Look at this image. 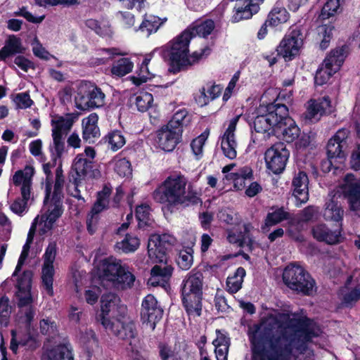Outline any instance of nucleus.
<instances>
[{
	"label": "nucleus",
	"mask_w": 360,
	"mask_h": 360,
	"mask_svg": "<svg viewBox=\"0 0 360 360\" xmlns=\"http://www.w3.org/2000/svg\"><path fill=\"white\" fill-rule=\"evenodd\" d=\"M41 360H73V357L66 345H60L47 351Z\"/></svg>",
	"instance_id": "7c9ffc66"
},
{
	"label": "nucleus",
	"mask_w": 360,
	"mask_h": 360,
	"mask_svg": "<svg viewBox=\"0 0 360 360\" xmlns=\"http://www.w3.org/2000/svg\"><path fill=\"white\" fill-rule=\"evenodd\" d=\"M141 307V317L143 323L154 330L156 323L162 316L163 310L158 305L156 298L152 295H148L144 298Z\"/></svg>",
	"instance_id": "ddd939ff"
},
{
	"label": "nucleus",
	"mask_w": 360,
	"mask_h": 360,
	"mask_svg": "<svg viewBox=\"0 0 360 360\" xmlns=\"http://www.w3.org/2000/svg\"><path fill=\"white\" fill-rule=\"evenodd\" d=\"M281 125L278 126V133H276L277 135H282L283 139L288 142H292L300 135V129L295 124V122L288 117V114L281 120Z\"/></svg>",
	"instance_id": "b1692460"
},
{
	"label": "nucleus",
	"mask_w": 360,
	"mask_h": 360,
	"mask_svg": "<svg viewBox=\"0 0 360 360\" xmlns=\"http://www.w3.org/2000/svg\"><path fill=\"white\" fill-rule=\"evenodd\" d=\"M172 267L165 262L160 265H155L151 269L150 275H157L166 283L172 276Z\"/></svg>",
	"instance_id": "8fccbe9b"
},
{
	"label": "nucleus",
	"mask_w": 360,
	"mask_h": 360,
	"mask_svg": "<svg viewBox=\"0 0 360 360\" xmlns=\"http://www.w3.org/2000/svg\"><path fill=\"white\" fill-rule=\"evenodd\" d=\"M40 330L44 335H51L56 331V325L49 319H44L40 321Z\"/></svg>",
	"instance_id": "13d9d810"
},
{
	"label": "nucleus",
	"mask_w": 360,
	"mask_h": 360,
	"mask_svg": "<svg viewBox=\"0 0 360 360\" xmlns=\"http://www.w3.org/2000/svg\"><path fill=\"white\" fill-rule=\"evenodd\" d=\"M120 53L117 51L115 49H102L100 51L99 55L101 58H96V61L94 63L96 65L104 64L107 60L110 58L115 55H120Z\"/></svg>",
	"instance_id": "052dcab7"
},
{
	"label": "nucleus",
	"mask_w": 360,
	"mask_h": 360,
	"mask_svg": "<svg viewBox=\"0 0 360 360\" xmlns=\"http://www.w3.org/2000/svg\"><path fill=\"white\" fill-rule=\"evenodd\" d=\"M352 169L358 171L360 169V144L352 151L350 160Z\"/></svg>",
	"instance_id": "774afa93"
},
{
	"label": "nucleus",
	"mask_w": 360,
	"mask_h": 360,
	"mask_svg": "<svg viewBox=\"0 0 360 360\" xmlns=\"http://www.w3.org/2000/svg\"><path fill=\"white\" fill-rule=\"evenodd\" d=\"M334 109L328 96H323L317 100L311 99L308 102L307 111L304 114L305 121L309 123L316 122L323 115L330 114Z\"/></svg>",
	"instance_id": "4468645a"
},
{
	"label": "nucleus",
	"mask_w": 360,
	"mask_h": 360,
	"mask_svg": "<svg viewBox=\"0 0 360 360\" xmlns=\"http://www.w3.org/2000/svg\"><path fill=\"white\" fill-rule=\"evenodd\" d=\"M193 37L194 34L190 30H186L172 41L169 54L172 72H179L193 65L201 57L202 53L198 54L196 52L188 56V45Z\"/></svg>",
	"instance_id": "20e7f679"
},
{
	"label": "nucleus",
	"mask_w": 360,
	"mask_h": 360,
	"mask_svg": "<svg viewBox=\"0 0 360 360\" xmlns=\"http://www.w3.org/2000/svg\"><path fill=\"white\" fill-rule=\"evenodd\" d=\"M333 27L330 25H322L317 27V32L321 39L320 48L323 50L327 49L329 46L330 39L333 35Z\"/></svg>",
	"instance_id": "a19ab883"
},
{
	"label": "nucleus",
	"mask_w": 360,
	"mask_h": 360,
	"mask_svg": "<svg viewBox=\"0 0 360 360\" xmlns=\"http://www.w3.org/2000/svg\"><path fill=\"white\" fill-rule=\"evenodd\" d=\"M287 115L288 108L285 105L269 103L266 106V113L255 117L254 120L255 130L262 134L272 130L276 134V133H278V126L281 125V120Z\"/></svg>",
	"instance_id": "0eeeda50"
},
{
	"label": "nucleus",
	"mask_w": 360,
	"mask_h": 360,
	"mask_svg": "<svg viewBox=\"0 0 360 360\" xmlns=\"http://www.w3.org/2000/svg\"><path fill=\"white\" fill-rule=\"evenodd\" d=\"M153 197L156 202L165 205L168 209L200 202L197 192L193 190L192 185H188L187 179L181 174L168 176L154 191Z\"/></svg>",
	"instance_id": "f03ea898"
},
{
	"label": "nucleus",
	"mask_w": 360,
	"mask_h": 360,
	"mask_svg": "<svg viewBox=\"0 0 360 360\" xmlns=\"http://www.w3.org/2000/svg\"><path fill=\"white\" fill-rule=\"evenodd\" d=\"M192 252L191 248L179 251L176 262L181 269L188 270L191 267L193 262Z\"/></svg>",
	"instance_id": "a18cd8bd"
},
{
	"label": "nucleus",
	"mask_w": 360,
	"mask_h": 360,
	"mask_svg": "<svg viewBox=\"0 0 360 360\" xmlns=\"http://www.w3.org/2000/svg\"><path fill=\"white\" fill-rule=\"evenodd\" d=\"M108 143L112 150H117L125 143V139L120 131H114L108 135Z\"/></svg>",
	"instance_id": "3c124183"
},
{
	"label": "nucleus",
	"mask_w": 360,
	"mask_h": 360,
	"mask_svg": "<svg viewBox=\"0 0 360 360\" xmlns=\"http://www.w3.org/2000/svg\"><path fill=\"white\" fill-rule=\"evenodd\" d=\"M22 51L20 40L14 36L10 37L5 46L0 50V58L5 59L11 55L22 53Z\"/></svg>",
	"instance_id": "473e14b6"
},
{
	"label": "nucleus",
	"mask_w": 360,
	"mask_h": 360,
	"mask_svg": "<svg viewBox=\"0 0 360 360\" xmlns=\"http://www.w3.org/2000/svg\"><path fill=\"white\" fill-rule=\"evenodd\" d=\"M57 254V245L55 241L50 242L44 255V264L41 270L42 285L47 294L53 295V283L55 274L53 262Z\"/></svg>",
	"instance_id": "9b49d317"
},
{
	"label": "nucleus",
	"mask_w": 360,
	"mask_h": 360,
	"mask_svg": "<svg viewBox=\"0 0 360 360\" xmlns=\"http://www.w3.org/2000/svg\"><path fill=\"white\" fill-rule=\"evenodd\" d=\"M183 304L187 313L190 315L200 316L202 309V294H182Z\"/></svg>",
	"instance_id": "c85d7f7f"
},
{
	"label": "nucleus",
	"mask_w": 360,
	"mask_h": 360,
	"mask_svg": "<svg viewBox=\"0 0 360 360\" xmlns=\"http://www.w3.org/2000/svg\"><path fill=\"white\" fill-rule=\"evenodd\" d=\"M340 0H328L322 8L319 18L326 20L337 13L340 8Z\"/></svg>",
	"instance_id": "79ce46f5"
},
{
	"label": "nucleus",
	"mask_w": 360,
	"mask_h": 360,
	"mask_svg": "<svg viewBox=\"0 0 360 360\" xmlns=\"http://www.w3.org/2000/svg\"><path fill=\"white\" fill-rule=\"evenodd\" d=\"M318 212V207L313 205L308 206L301 212L300 219L302 221H309L314 219V217L317 214Z\"/></svg>",
	"instance_id": "69168bd1"
},
{
	"label": "nucleus",
	"mask_w": 360,
	"mask_h": 360,
	"mask_svg": "<svg viewBox=\"0 0 360 360\" xmlns=\"http://www.w3.org/2000/svg\"><path fill=\"white\" fill-rule=\"evenodd\" d=\"M181 137V133L178 128L175 130L167 125L157 131V142L165 151H172L179 143Z\"/></svg>",
	"instance_id": "dca6fc26"
},
{
	"label": "nucleus",
	"mask_w": 360,
	"mask_h": 360,
	"mask_svg": "<svg viewBox=\"0 0 360 360\" xmlns=\"http://www.w3.org/2000/svg\"><path fill=\"white\" fill-rule=\"evenodd\" d=\"M139 239L134 235L127 234L123 240L115 244V248L124 253L134 252L139 246Z\"/></svg>",
	"instance_id": "e433bc0d"
},
{
	"label": "nucleus",
	"mask_w": 360,
	"mask_h": 360,
	"mask_svg": "<svg viewBox=\"0 0 360 360\" xmlns=\"http://www.w3.org/2000/svg\"><path fill=\"white\" fill-rule=\"evenodd\" d=\"M341 229H330L325 224H318L312 229L314 238L319 241L326 242L328 244H335L340 242L342 232Z\"/></svg>",
	"instance_id": "a211bd4d"
},
{
	"label": "nucleus",
	"mask_w": 360,
	"mask_h": 360,
	"mask_svg": "<svg viewBox=\"0 0 360 360\" xmlns=\"http://www.w3.org/2000/svg\"><path fill=\"white\" fill-rule=\"evenodd\" d=\"M237 143L235 138H223L221 139V147L226 157L229 159H234L236 157Z\"/></svg>",
	"instance_id": "37998d69"
},
{
	"label": "nucleus",
	"mask_w": 360,
	"mask_h": 360,
	"mask_svg": "<svg viewBox=\"0 0 360 360\" xmlns=\"http://www.w3.org/2000/svg\"><path fill=\"white\" fill-rule=\"evenodd\" d=\"M93 167L94 161L85 158L84 154H79L75 158L74 169L79 177L82 179L94 177L95 175Z\"/></svg>",
	"instance_id": "bb28decb"
},
{
	"label": "nucleus",
	"mask_w": 360,
	"mask_h": 360,
	"mask_svg": "<svg viewBox=\"0 0 360 360\" xmlns=\"http://www.w3.org/2000/svg\"><path fill=\"white\" fill-rule=\"evenodd\" d=\"M290 218V214L286 212L283 207H278L273 212H269L265 219L264 226H262V229L264 231L266 228L272 226L279 224L283 220Z\"/></svg>",
	"instance_id": "72a5a7b5"
},
{
	"label": "nucleus",
	"mask_w": 360,
	"mask_h": 360,
	"mask_svg": "<svg viewBox=\"0 0 360 360\" xmlns=\"http://www.w3.org/2000/svg\"><path fill=\"white\" fill-rule=\"evenodd\" d=\"M235 6L236 13L233 16L235 22L250 18L253 14L257 13L259 6L252 0H238Z\"/></svg>",
	"instance_id": "5701e85b"
},
{
	"label": "nucleus",
	"mask_w": 360,
	"mask_h": 360,
	"mask_svg": "<svg viewBox=\"0 0 360 360\" xmlns=\"http://www.w3.org/2000/svg\"><path fill=\"white\" fill-rule=\"evenodd\" d=\"M101 324L109 332L125 341L134 351L139 343L137 331L133 322H121L118 319L110 320L103 316L101 319Z\"/></svg>",
	"instance_id": "1a4fd4ad"
},
{
	"label": "nucleus",
	"mask_w": 360,
	"mask_h": 360,
	"mask_svg": "<svg viewBox=\"0 0 360 360\" xmlns=\"http://www.w3.org/2000/svg\"><path fill=\"white\" fill-rule=\"evenodd\" d=\"M105 103V94L100 88L90 82L82 83L75 96L76 107L82 110L99 108Z\"/></svg>",
	"instance_id": "6e6552de"
},
{
	"label": "nucleus",
	"mask_w": 360,
	"mask_h": 360,
	"mask_svg": "<svg viewBox=\"0 0 360 360\" xmlns=\"http://www.w3.org/2000/svg\"><path fill=\"white\" fill-rule=\"evenodd\" d=\"M344 198L347 200L349 208L360 215V178L353 174H347L340 185Z\"/></svg>",
	"instance_id": "9d476101"
},
{
	"label": "nucleus",
	"mask_w": 360,
	"mask_h": 360,
	"mask_svg": "<svg viewBox=\"0 0 360 360\" xmlns=\"http://www.w3.org/2000/svg\"><path fill=\"white\" fill-rule=\"evenodd\" d=\"M231 178L236 182L242 181L244 179H250L252 177V169L250 167H245L240 169L238 172L231 173Z\"/></svg>",
	"instance_id": "0e129e2a"
},
{
	"label": "nucleus",
	"mask_w": 360,
	"mask_h": 360,
	"mask_svg": "<svg viewBox=\"0 0 360 360\" xmlns=\"http://www.w3.org/2000/svg\"><path fill=\"white\" fill-rule=\"evenodd\" d=\"M115 172L120 176H128L131 174L130 162L125 158L118 160L115 163Z\"/></svg>",
	"instance_id": "864d4df0"
},
{
	"label": "nucleus",
	"mask_w": 360,
	"mask_h": 360,
	"mask_svg": "<svg viewBox=\"0 0 360 360\" xmlns=\"http://www.w3.org/2000/svg\"><path fill=\"white\" fill-rule=\"evenodd\" d=\"M289 19V13L285 8L276 7L269 14L266 22L272 26L284 23Z\"/></svg>",
	"instance_id": "58836bf2"
},
{
	"label": "nucleus",
	"mask_w": 360,
	"mask_h": 360,
	"mask_svg": "<svg viewBox=\"0 0 360 360\" xmlns=\"http://www.w3.org/2000/svg\"><path fill=\"white\" fill-rule=\"evenodd\" d=\"M283 281L292 291L305 296H311L316 291V282L300 265L292 263L283 270Z\"/></svg>",
	"instance_id": "39448f33"
},
{
	"label": "nucleus",
	"mask_w": 360,
	"mask_h": 360,
	"mask_svg": "<svg viewBox=\"0 0 360 360\" xmlns=\"http://www.w3.org/2000/svg\"><path fill=\"white\" fill-rule=\"evenodd\" d=\"M348 53V46H342L332 50L323 61V66L336 72L342 65Z\"/></svg>",
	"instance_id": "4be33fe9"
},
{
	"label": "nucleus",
	"mask_w": 360,
	"mask_h": 360,
	"mask_svg": "<svg viewBox=\"0 0 360 360\" xmlns=\"http://www.w3.org/2000/svg\"><path fill=\"white\" fill-rule=\"evenodd\" d=\"M214 22L212 20L207 19L203 21L195 22L191 27L187 30H190L191 32L195 35H199L205 37L206 36L211 34L214 29Z\"/></svg>",
	"instance_id": "4c0bfd02"
},
{
	"label": "nucleus",
	"mask_w": 360,
	"mask_h": 360,
	"mask_svg": "<svg viewBox=\"0 0 360 360\" xmlns=\"http://www.w3.org/2000/svg\"><path fill=\"white\" fill-rule=\"evenodd\" d=\"M349 131L343 128L339 129L335 134L329 139L326 148L329 158L345 157L346 150L349 146Z\"/></svg>",
	"instance_id": "2eb2a0df"
},
{
	"label": "nucleus",
	"mask_w": 360,
	"mask_h": 360,
	"mask_svg": "<svg viewBox=\"0 0 360 360\" xmlns=\"http://www.w3.org/2000/svg\"><path fill=\"white\" fill-rule=\"evenodd\" d=\"M360 299V289H353L342 297V302L346 306L352 305Z\"/></svg>",
	"instance_id": "bf43d9fd"
},
{
	"label": "nucleus",
	"mask_w": 360,
	"mask_h": 360,
	"mask_svg": "<svg viewBox=\"0 0 360 360\" xmlns=\"http://www.w3.org/2000/svg\"><path fill=\"white\" fill-rule=\"evenodd\" d=\"M101 314L100 315V320L111 311H114L117 308L118 303L120 302V298L114 293H105L101 296Z\"/></svg>",
	"instance_id": "2f4dec72"
},
{
	"label": "nucleus",
	"mask_w": 360,
	"mask_h": 360,
	"mask_svg": "<svg viewBox=\"0 0 360 360\" xmlns=\"http://www.w3.org/2000/svg\"><path fill=\"white\" fill-rule=\"evenodd\" d=\"M245 274V269L239 267L236 269L233 276L228 277L226 287L230 293H236L242 288Z\"/></svg>",
	"instance_id": "c9c22d12"
},
{
	"label": "nucleus",
	"mask_w": 360,
	"mask_h": 360,
	"mask_svg": "<svg viewBox=\"0 0 360 360\" xmlns=\"http://www.w3.org/2000/svg\"><path fill=\"white\" fill-rule=\"evenodd\" d=\"M100 279L105 288L124 290L134 285L135 276L122 265L121 260L110 257L103 262Z\"/></svg>",
	"instance_id": "7ed1b4c3"
},
{
	"label": "nucleus",
	"mask_w": 360,
	"mask_h": 360,
	"mask_svg": "<svg viewBox=\"0 0 360 360\" xmlns=\"http://www.w3.org/2000/svg\"><path fill=\"white\" fill-rule=\"evenodd\" d=\"M54 200V204L49 207L46 213L42 214L44 218L46 217V219H49L53 224L61 216L63 212L61 202L59 200Z\"/></svg>",
	"instance_id": "09e8293b"
},
{
	"label": "nucleus",
	"mask_w": 360,
	"mask_h": 360,
	"mask_svg": "<svg viewBox=\"0 0 360 360\" xmlns=\"http://www.w3.org/2000/svg\"><path fill=\"white\" fill-rule=\"evenodd\" d=\"M64 178L58 169L56 172V176L54 184V191L53 195V200H59L61 196L62 189L64 185Z\"/></svg>",
	"instance_id": "4d7b16f0"
},
{
	"label": "nucleus",
	"mask_w": 360,
	"mask_h": 360,
	"mask_svg": "<svg viewBox=\"0 0 360 360\" xmlns=\"http://www.w3.org/2000/svg\"><path fill=\"white\" fill-rule=\"evenodd\" d=\"M11 306L7 297L0 298V323L6 326L11 314Z\"/></svg>",
	"instance_id": "49530a36"
},
{
	"label": "nucleus",
	"mask_w": 360,
	"mask_h": 360,
	"mask_svg": "<svg viewBox=\"0 0 360 360\" xmlns=\"http://www.w3.org/2000/svg\"><path fill=\"white\" fill-rule=\"evenodd\" d=\"M321 333L313 321L289 313L269 316L248 330L253 356L259 360L275 352L278 355L284 352L285 358L294 359L293 349L302 353L306 343Z\"/></svg>",
	"instance_id": "f257e3e1"
},
{
	"label": "nucleus",
	"mask_w": 360,
	"mask_h": 360,
	"mask_svg": "<svg viewBox=\"0 0 360 360\" xmlns=\"http://www.w3.org/2000/svg\"><path fill=\"white\" fill-rule=\"evenodd\" d=\"M252 229L253 226L250 224H245L243 225V232H240L239 235L230 232L227 239L231 243L237 244L239 247L247 246L250 250H252L253 240L250 232Z\"/></svg>",
	"instance_id": "a878e982"
},
{
	"label": "nucleus",
	"mask_w": 360,
	"mask_h": 360,
	"mask_svg": "<svg viewBox=\"0 0 360 360\" xmlns=\"http://www.w3.org/2000/svg\"><path fill=\"white\" fill-rule=\"evenodd\" d=\"M34 174L33 167L27 165L23 169L16 171L13 176V184L15 186H20L21 198H17L11 204L10 209L18 215H22L27 210L29 202L32 201L31 189Z\"/></svg>",
	"instance_id": "423d86ee"
},
{
	"label": "nucleus",
	"mask_w": 360,
	"mask_h": 360,
	"mask_svg": "<svg viewBox=\"0 0 360 360\" xmlns=\"http://www.w3.org/2000/svg\"><path fill=\"white\" fill-rule=\"evenodd\" d=\"M292 185V195L297 201V205L305 203L309 200V179L304 172L300 171L295 175Z\"/></svg>",
	"instance_id": "f3484780"
},
{
	"label": "nucleus",
	"mask_w": 360,
	"mask_h": 360,
	"mask_svg": "<svg viewBox=\"0 0 360 360\" xmlns=\"http://www.w3.org/2000/svg\"><path fill=\"white\" fill-rule=\"evenodd\" d=\"M298 32L293 31L288 37H285L280 44V52L285 58L290 60L292 56L297 54L302 44V39L298 38Z\"/></svg>",
	"instance_id": "412c9836"
},
{
	"label": "nucleus",
	"mask_w": 360,
	"mask_h": 360,
	"mask_svg": "<svg viewBox=\"0 0 360 360\" xmlns=\"http://www.w3.org/2000/svg\"><path fill=\"white\" fill-rule=\"evenodd\" d=\"M153 95L148 92H141L136 97V105L141 112H145L151 106Z\"/></svg>",
	"instance_id": "de8ad7c7"
},
{
	"label": "nucleus",
	"mask_w": 360,
	"mask_h": 360,
	"mask_svg": "<svg viewBox=\"0 0 360 360\" xmlns=\"http://www.w3.org/2000/svg\"><path fill=\"white\" fill-rule=\"evenodd\" d=\"M167 21V18H160L153 15H146L144 20L140 25L139 30L146 36L156 32L160 27Z\"/></svg>",
	"instance_id": "c756f323"
},
{
	"label": "nucleus",
	"mask_w": 360,
	"mask_h": 360,
	"mask_svg": "<svg viewBox=\"0 0 360 360\" xmlns=\"http://www.w3.org/2000/svg\"><path fill=\"white\" fill-rule=\"evenodd\" d=\"M133 63L129 59L122 58L119 59L112 67L111 72L112 75L123 77L131 72Z\"/></svg>",
	"instance_id": "ea45409f"
},
{
	"label": "nucleus",
	"mask_w": 360,
	"mask_h": 360,
	"mask_svg": "<svg viewBox=\"0 0 360 360\" xmlns=\"http://www.w3.org/2000/svg\"><path fill=\"white\" fill-rule=\"evenodd\" d=\"M31 289L18 290L15 293L18 299V306L22 307L30 305L32 302V297L30 292Z\"/></svg>",
	"instance_id": "5fc2aeb1"
},
{
	"label": "nucleus",
	"mask_w": 360,
	"mask_h": 360,
	"mask_svg": "<svg viewBox=\"0 0 360 360\" xmlns=\"http://www.w3.org/2000/svg\"><path fill=\"white\" fill-rule=\"evenodd\" d=\"M32 276L33 274L31 271H25L18 278L16 283L18 290L31 289Z\"/></svg>",
	"instance_id": "6e6d98bb"
},
{
	"label": "nucleus",
	"mask_w": 360,
	"mask_h": 360,
	"mask_svg": "<svg viewBox=\"0 0 360 360\" xmlns=\"http://www.w3.org/2000/svg\"><path fill=\"white\" fill-rule=\"evenodd\" d=\"M191 120V117L188 115V111L186 109H181L174 113L172 120L167 125L175 130L178 128L182 134L183 127L187 126L190 123Z\"/></svg>",
	"instance_id": "f704fd0d"
},
{
	"label": "nucleus",
	"mask_w": 360,
	"mask_h": 360,
	"mask_svg": "<svg viewBox=\"0 0 360 360\" xmlns=\"http://www.w3.org/2000/svg\"><path fill=\"white\" fill-rule=\"evenodd\" d=\"M343 216L344 210L333 198L326 202L323 211V217L326 220L335 222L336 227L342 229Z\"/></svg>",
	"instance_id": "aec40b11"
},
{
	"label": "nucleus",
	"mask_w": 360,
	"mask_h": 360,
	"mask_svg": "<svg viewBox=\"0 0 360 360\" xmlns=\"http://www.w3.org/2000/svg\"><path fill=\"white\" fill-rule=\"evenodd\" d=\"M15 101L18 106L20 108H29L32 105L33 103V101L30 98V95L27 93H22L17 94Z\"/></svg>",
	"instance_id": "338daca9"
},
{
	"label": "nucleus",
	"mask_w": 360,
	"mask_h": 360,
	"mask_svg": "<svg viewBox=\"0 0 360 360\" xmlns=\"http://www.w3.org/2000/svg\"><path fill=\"white\" fill-rule=\"evenodd\" d=\"M334 73L332 70L322 65L316 72L315 84L320 86L326 84Z\"/></svg>",
	"instance_id": "603ef678"
},
{
	"label": "nucleus",
	"mask_w": 360,
	"mask_h": 360,
	"mask_svg": "<svg viewBox=\"0 0 360 360\" xmlns=\"http://www.w3.org/2000/svg\"><path fill=\"white\" fill-rule=\"evenodd\" d=\"M157 237H150L148 243V257L154 263H165L167 261L166 252L168 247L158 244Z\"/></svg>",
	"instance_id": "393cba45"
},
{
	"label": "nucleus",
	"mask_w": 360,
	"mask_h": 360,
	"mask_svg": "<svg viewBox=\"0 0 360 360\" xmlns=\"http://www.w3.org/2000/svg\"><path fill=\"white\" fill-rule=\"evenodd\" d=\"M98 120V117L96 113H92L82 120V138L89 143H94L101 135L97 124Z\"/></svg>",
	"instance_id": "6ab92c4d"
},
{
	"label": "nucleus",
	"mask_w": 360,
	"mask_h": 360,
	"mask_svg": "<svg viewBox=\"0 0 360 360\" xmlns=\"http://www.w3.org/2000/svg\"><path fill=\"white\" fill-rule=\"evenodd\" d=\"M53 128V134H59L65 136L72 126V121L69 118L59 117L57 120L52 121Z\"/></svg>",
	"instance_id": "c03bdc74"
},
{
	"label": "nucleus",
	"mask_w": 360,
	"mask_h": 360,
	"mask_svg": "<svg viewBox=\"0 0 360 360\" xmlns=\"http://www.w3.org/2000/svg\"><path fill=\"white\" fill-rule=\"evenodd\" d=\"M202 274L200 272L190 274L184 282L182 294L197 293L202 294Z\"/></svg>",
	"instance_id": "cd10ccee"
},
{
	"label": "nucleus",
	"mask_w": 360,
	"mask_h": 360,
	"mask_svg": "<svg viewBox=\"0 0 360 360\" xmlns=\"http://www.w3.org/2000/svg\"><path fill=\"white\" fill-rule=\"evenodd\" d=\"M53 225L52 222L41 215L37 220V229L38 228L39 233L43 235L49 231L53 228Z\"/></svg>",
	"instance_id": "680f3d73"
},
{
	"label": "nucleus",
	"mask_w": 360,
	"mask_h": 360,
	"mask_svg": "<svg viewBox=\"0 0 360 360\" xmlns=\"http://www.w3.org/2000/svg\"><path fill=\"white\" fill-rule=\"evenodd\" d=\"M205 140L206 137L203 135H200L193 140L191 146L195 155L199 156L202 154Z\"/></svg>",
	"instance_id": "e2e57ef3"
},
{
	"label": "nucleus",
	"mask_w": 360,
	"mask_h": 360,
	"mask_svg": "<svg viewBox=\"0 0 360 360\" xmlns=\"http://www.w3.org/2000/svg\"><path fill=\"white\" fill-rule=\"evenodd\" d=\"M289 151L283 143H278L265 153V161L269 169L274 174L281 173L285 167Z\"/></svg>",
	"instance_id": "f8f14e48"
}]
</instances>
